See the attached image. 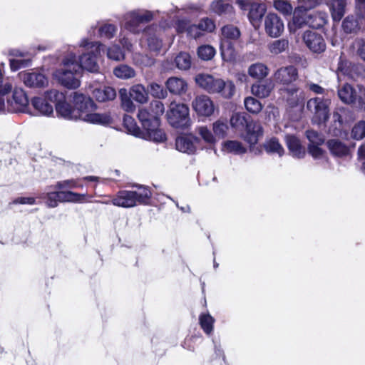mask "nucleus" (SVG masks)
Returning <instances> with one entry per match:
<instances>
[{
	"label": "nucleus",
	"mask_w": 365,
	"mask_h": 365,
	"mask_svg": "<svg viewBox=\"0 0 365 365\" xmlns=\"http://www.w3.org/2000/svg\"><path fill=\"white\" fill-rule=\"evenodd\" d=\"M212 11L217 15H226L233 13V6L227 3H224L222 1H217L211 5Z\"/></svg>",
	"instance_id": "obj_39"
},
{
	"label": "nucleus",
	"mask_w": 365,
	"mask_h": 365,
	"mask_svg": "<svg viewBox=\"0 0 365 365\" xmlns=\"http://www.w3.org/2000/svg\"><path fill=\"white\" fill-rule=\"evenodd\" d=\"M113 73L117 78L122 79L132 78L135 76V70L125 64H121L115 68Z\"/></svg>",
	"instance_id": "obj_38"
},
{
	"label": "nucleus",
	"mask_w": 365,
	"mask_h": 365,
	"mask_svg": "<svg viewBox=\"0 0 365 365\" xmlns=\"http://www.w3.org/2000/svg\"><path fill=\"white\" fill-rule=\"evenodd\" d=\"M98 31L100 36L110 39L115 36L117 27L113 24H104L99 28Z\"/></svg>",
	"instance_id": "obj_60"
},
{
	"label": "nucleus",
	"mask_w": 365,
	"mask_h": 365,
	"mask_svg": "<svg viewBox=\"0 0 365 365\" xmlns=\"http://www.w3.org/2000/svg\"><path fill=\"white\" fill-rule=\"evenodd\" d=\"M307 12L301 11L299 8L296 9L294 12L292 23L289 24L290 31H295L297 29L302 28L307 24Z\"/></svg>",
	"instance_id": "obj_34"
},
{
	"label": "nucleus",
	"mask_w": 365,
	"mask_h": 365,
	"mask_svg": "<svg viewBox=\"0 0 365 365\" xmlns=\"http://www.w3.org/2000/svg\"><path fill=\"white\" fill-rule=\"evenodd\" d=\"M81 187V185L78 183V181L74 179L65 180L62 181H58L51 187H53L55 190H67L72 189Z\"/></svg>",
	"instance_id": "obj_59"
},
{
	"label": "nucleus",
	"mask_w": 365,
	"mask_h": 365,
	"mask_svg": "<svg viewBox=\"0 0 365 365\" xmlns=\"http://www.w3.org/2000/svg\"><path fill=\"white\" fill-rule=\"evenodd\" d=\"M40 197L46 200L45 203L48 207L53 208L58 205L56 190L48 191L46 193L42 194Z\"/></svg>",
	"instance_id": "obj_58"
},
{
	"label": "nucleus",
	"mask_w": 365,
	"mask_h": 365,
	"mask_svg": "<svg viewBox=\"0 0 365 365\" xmlns=\"http://www.w3.org/2000/svg\"><path fill=\"white\" fill-rule=\"evenodd\" d=\"M119 96L123 109L126 112H133L135 110V106L130 99L131 96L128 94V91L125 88L120 89Z\"/></svg>",
	"instance_id": "obj_40"
},
{
	"label": "nucleus",
	"mask_w": 365,
	"mask_h": 365,
	"mask_svg": "<svg viewBox=\"0 0 365 365\" xmlns=\"http://www.w3.org/2000/svg\"><path fill=\"white\" fill-rule=\"evenodd\" d=\"M93 97L98 101L104 102L115 98L116 93L114 88L110 86L95 88L93 91Z\"/></svg>",
	"instance_id": "obj_31"
},
{
	"label": "nucleus",
	"mask_w": 365,
	"mask_h": 365,
	"mask_svg": "<svg viewBox=\"0 0 365 365\" xmlns=\"http://www.w3.org/2000/svg\"><path fill=\"white\" fill-rule=\"evenodd\" d=\"M212 130L215 138H223L227 135L228 125L226 123L218 120L212 124Z\"/></svg>",
	"instance_id": "obj_50"
},
{
	"label": "nucleus",
	"mask_w": 365,
	"mask_h": 365,
	"mask_svg": "<svg viewBox=\"0 0 365 365\" xmlns=\"http://www.w3.org/2000/svg\"><path fill=\"white\" fill-rule=\"evenodd\" d=\"M73 61V56H66L62 61V66L53 73V76L65 87L75 89L80 86V81L75 75L81 71H74Z\"/></svg>",
	"instance_id": "obj_6"
},
{
	"label": "nucleus",
	"mask_w": 365,
	"mask_h": 365,
	"mask_svg": "<svg viewBox=\"0 0 365 365\" xmlns=\"http://www.w3.org/2000/svg\"><path fill=\"white\" fill-rule=\"evenodd\" d=\"M306 46L314 53H320L325 51L326 43L322 36L317 32L307 31L303 35Z\"/></svg>",
	"instance_id": "obj_16"
},
{
	"label": "nucleus",
	"mask_w": 365,
	"mask_h": 365,
	"mask_svg": "<svg viewBox=\"0 0 365 365\" xmlns=\"http://www.w3.org/2000/svg\"><path fill=\"white\" fill-rule=\"evenodd\" d=\"M246 109L252 113H258L262 109L261 103L253 97H247L244 101Z\"/></svg>",
	"instance_id": "obj_48"
},
{
	"label": "nucleus",
	"mask_w": 365,
	"mask_h": 365,
	"mask_svg": "<svg viewBox=\"0 0 365 365\" xmlns=\"http://www.w3.org/2000/svg\"><path fill=\"white\" fill-rule=\"evenodd\" d=\"M269 73V69L262 63H255L248 68V74L255 79H262Z\"/></svg>",
	"instance_id": "obj_32"
},
{
	"label": "nucleus",
	"mask_w": 365,
	"mask_h": 365,
	"mask_svg": "<svg viewBox=\"0 0 365 365\" xmlns=\"http://www.w3.org/2000/svg\"><path fill=\"white\" fill-rule=\"evenodd\" d=\"M327 146L334 157L342 158L349 155L350 149L342 141L339 139H331L327 142Z\"/></svg>",
	"instance_id": "obj_21"
},
{
	"label": "nucleus",
	"mask_w": 365,
	"mask_h": 365,
	"mask_svg": "<svg viewBox=\"0 0 365 365\" xmlns=\"http://www.w3.org/2000/svg\"><path fill=\"white\" fill-rule=\"evenodd\" d=\"M222 150L235 155H241L246 153L247 148L237 140H227L222 143Z\"/></svg>",
	"instance_id": "obj_33"
},
{
	"label": "nucleus",
	"mask_w": 365,
	"mask_h": 365,
	"mask_svg": "<svg viewBox=\"0 0 365 365\" xmlns=\"http://www.w3.org/2000/svg\"><path fill=\"white\" fill-rule=\"evenodd\" d=\"M289 42L287 39L281 38L271 42L268 45L269 52L274 55H278L288 48Z\"/></svg>",
	"instance_id": "obj_43"
},
{
	"label": "nucleus",
	"mask_w": 365,
	"mask_h": 365,
	"mask_svg": "<svg viewBox=\"0 0 365 365\" xmlns=\"http://www.w3.org/2000/svg\"><path fill=\"white\" fill-rule=\"evenodd\" d=\"M328 15L323 11H312L307 15V24L313 29H319L327 23Z\"/></svg>",
	"instance_id": "obj_25"
},
{
	"label": "nucleus",
	"mask_w": 365,
	"mask_h": 365,
	"mask_svg": "<svg viewBox=\"0 0 365 365\" xmlns=\"http://www.w3.org/2000/svg\"><path fill=\"white\" fill-rule=\"evenodd\" d=\"M215 54V48L209 45L201 46L198 48L197 55L204 61L210 60Z\"/></svg>",
	"instance_id": "obj_55"
},
{
	"label": "nucleus",
	"mask_w": 365,
	"mask_h": 365,
	"mask_svg": "<svg viewBox=\"0 0 365 365\" xmlns=\"http://www.w3.org/2000/svg\"><path fill=\"white\" fill-rule=\"evenodd\" d=\"M56 192L58 202H82L85 198V195L71 191L57 190Z\"/></svg>",
	"instance_id": "obj_30"
},
{
	"label": "nucleus",
	"mask_w": 365,
	"mask_h": 365,
	"mask_svg": "<svg viewBox=\"0 0 365 365\" xmlns=\"http://www.w3.org/2000/svg\"><path fill=\"white\" fill-rule=\"evenodd\" d=\"M144 32L147 36L149 49L153 51H159L162 48L163 42L157 34L158 27L156 26H149L144 30Z\"/></svg>",
	"instance_id": "obj_23"
},
{
	"label": "nucleus",
	"mask_w": 365,
	"mask_h": 365,
	"mask_svg": "<svg viewBox=\"0 0 365 365\" xmlns=\"http://www.w3.org/2000/svg\"><path fill=\"white\" fill-rule=\"evenodd\" d=\"M21 79L28 87H43L47 85L46 77L38 72H23L19 73Z\"/></svg>",
	"instance_id": "obj_18"
},
{
	"label": "nucleus",
	"mask_w": 365,
	"mask_h": 365,
	"mask_svg": "<svg viewBox=\"0 0 365 365\" xmlns=\"http://www.w3.org/2000/svg\"><path fill=\"white\" fill-rule=\"evenodd\" d=\"M165 86L170 93L178 96L185 93L187 89V82L183 78L178 77L168 78Z\"/></svg>",
	"instance_id": "obj_19"
},
{
	"label": "nucleus",
	"mask_w": 365,
	"mask_h": 365,
	"mask_svg": "<svg viewBox=\"0 0 365 365\" xmlns=\"http://www.w3.org/2000/svg\"><path fill=\"white\" fill-rule=\"evenodd\" d=\"M329 100L319 97L311 98L307 101V108L314 114L312 120L314 123L321 124L329 119Z\"/></svg>",
	"instance_id": "obj_9"
},
{
	"label": "nucleus",
	"mask_w": 365,
	"mask_h": 365,
	"mask_svg": "<svg viewBox=\"0 0 365 365\" xmlns=\"http://www.w3.org/2000/svg\"><path fill=\"white\" fill-rule=\"evenodd\" d=\"M150 113H152L154 118L153 122L155 126H159L160 125V116H161L165 112L164 104L160 101H153L150 104Z\"/></svg>",
	"instance_id": "obj_37"
},
{
	"label": "nucleus",
	"mask_w": 365,
	"mask_h": 365,
	"mask_svg": "<svg viewBox=\"0 0 365 365\" xmlns=\"http://www.w3.org/2000/svg\"><path fill=\"white\" fill-rule=\"evenodd\" d=\"M192 108L198 115L209 117L215 110V106L211 98L206 95L197 96L192 103Z\"/></svg>",
	"instance_id": "obj_13"
},
{
	"label": "nucleus",
	"mask_w": 365,
	"mask_h": 365,
	"mask_svg": "<svg viewBox=\"0 0 365 365\" xmlns=\"http://www.w3.org/2000/svg\"><path fill=\"white\" fill-rule=\"evenodd\" d=\"M240 36L239 29L232 26L227 25L222 29L220 51L222 58L231 61L235 58V49L232 41L237 40Z\"/></svg>",
	"instance_id": "obj_8"
},
{
	"label": "nucleus",
	"mask_w": 365,
	"mask_h": 365,
	"mask_svg": "<svg viewBox=\"0 0 365 365\" xmlns=\"http://www.w3.org/2000/svg\"><path fill=\"white\" fill-rule=\"evenodd\" d=\"M151 195V192L148 187L140 185L138 191H119L112 199L111 203L117 207L130 208L136 206L138 204H148Z\"/></svg>",
	"instance_id": "obj_4"
},
{
	"label": "nucleus",
	"mask_w": 365,
	"mask_h": 365,
	"mask_svg": "<svg viewBox=\"0 0 365 365\" xmlns=\"http://www.w3.org/2000/svg\"><path fill=\"white\" fill-rule=\"evenodd\" d=\"M196 130L203 139V140L209 144H215L217 142V139L213 135L210 130L206 126H199Z\"/></svg>",
	"instance_id": "obj_52"
},
{
	"label": "nucleus",
	"mask_w": 365,
	"mask_h": 365,
	"mask_svg": "<svg viewBox=\"0 0 365 365\" xmlns=\"http://www.w3.org/2000/svg\"><path fill=\"white\" fill-rule=\"evenodd\" d=\"M196 83L203 90L211 94H220L222 98L230 99L235 93V85L230 81L200 73L195 77Z\"/></svg>",
	"instance_id": "obj_3"
},
{
	"label": "nucleus",
	"mask_w": 365,
	"mask_h": 365,
	"mask_svg": "<svg viewBox=\"0 0 365 365\" xmlns=\"http://www.w3.org/2000/svg\"><path fill=\"white\" fill-rule=\"evenodd\" d=\"M274 8L284 14L292 13V7L287 1L284 0H276L274 1Z\"/></svg>",
	"instance_id": "obj_64"
},
{
	"label": "nucleus",
	"mask_w": 365,
	"mask_h": 365,
	"mask_svg": "<svg viewBox=\"0 0 365 365\" xmlns=\"http://www.w3.org/2000/svg\"><path fill=\"white\" fill-rule=\"evenodd\" d=\"M8 112L29 113V99L23 89L14 88L12 98H6Z\"/></svg>",
	"instance_id": "obj_11"
},
{
	"label": "nucleus",
	"mask_w": 365,
	"mask_h": 365,
	"mask_svg": "<svg viewBox=\"0 0 365 365\" xmlns=\"http://www.w3.org/2000/svg\"><path fill=\"white\" fill-rule=\"evenodd\" d=\"M284 96L287 98V101L292 106H297L299 101L298 95V88L295 86H291L284 90Z\"/></svg>",
	"instance_id": "obj_46"
},
{
	"label": "nucleus",
	"mask_w": 365,
	"mask_h": 365,
	"mask_svg": "<svg viewBox=\"0 0 365 365\" xmlns=\"http://www.w3.org/2000/svg\"><path fill=\"white\" fill-rule=\"evenodd\" d=\"M272 89V83H259L252 86L251 92L254 96L259 98H266L270 94Z\"/></svg>",
	"instance_id": "obj_35"
},
{
	"label": "nucleus",
	"mask_w": 365,
	"mask_h": 365,
	"mask_svg": "<svg viewBox=\"0 0 365 365\" xmlns=\"http://www.w3.org/2000/svg\"><path fill=\"white\" fill-rule=\"evenodd\" d=\"M306 136L309 141V144H313L314 145H322L324 143V136L315 130H307Z\"/></svg>",
	"instance_id": "obj_61"
},
{
	"label": "nucleus",
	"mask_w": 365,
	"mask_h": 365,
	"mask_svg": "<svg viewBox=\"0 0 365 365\" xmlns=\"http://www.w3.org/2000/svg\"><path fill=\"white\" fill-rule=\"evenodd\" d=\"M347 0H332L329 9L334 21H339L346 12Z\"/></svg>",
	"instance_id": "obj_28"
},
{
	"label": "nucleus",
	"mask_w": 365,
	"mask_h": 365,
	"mask_svg": "<svg viewBox=\"0 0 365 365\" xmlns=\"http://www.w3.org/2000/svg\"><path fill=\"white\" fill-rule=\"evenodd\" d=\"M264 148L267 153H277L279 156L283 155L284 153L283 147L275 138H272L266 141L264 144Z\"/></svg>",
	"instance_id": "obj_41"
},
{
	"label": "nucleus",
	"mask_w": 365,
	"mask_h": 365,
	"mask_svg": "<svg viewBox=\"0 0 365 365\" xmlns=\"http://www.w3.org/2000/svg\"><path fill=\"white\" fill-rule=\"evenodd\" d=\"M365 23L359 21L354 15L347 16L342 22V29L346 34H357L364 26Z\"/></svg>",
	"instance_id": "obj_24"
},
{
	"label": "nucleus",
	"mask_w": 365,
	"mask_h": 365,
	"mask_svg": "<svg viewBox=\"0 0 365 365\" xmlns=\"http://www.w3.org/2000/svg\"><path fill=\"white\" fill-rule=\"evenodd\" d=\"M148 88L149 89L151 96L154 98L164 99L168 96L167 91L163 88V87L157 83H150L148 86Z\"/></svg>",
	"instance_id": "obj_47"
},
{
	"label": "nucleus",
	"mask_w": 365,
	"mask_h": 365,
	"mask_svg": "<svg viewBox=\"0 0 365 365\" xmlns=\"http://www.w3.org/2000/svg\"><path fill=\"white\" fill-rule=\"evenodd\" d=\"M133 59L135 63L143 66H152L155 63V59L149 57L148 55L135 53Z\"/></svg>",
	"instance_id": "obj_62"
},
{
	"label": "nucleus",
	"mask_w": 365,
	"mask_h": 365,
	"mask_svg": "<svg viewBox=\"0 0 365 365\" xmlns=\"http://www.w3.org/2000/svg\"><path fill=\"white\" fill-rule=\"evenodd\" d=\"M31 105L38 114L45 116H51L53 113V108L44 98L34 97L31 101Z\"/></svg>",
	"instance_id": "obj_26"
},
{
	"label": "nucleus",
	"mask_w": 365,
	"mask_h": 365,
	"mask_svg": "<svg viewBox=\"0 0 365 365\" xmlns=\"http://www.w3.org/2000/svg\"><path fill=\"white\" fill-rule=\"evenodd\" d=\"M247 120L245 118V114L235 113H233L230 118V124L232 127L235 129H242L246 126Z\"/></svg>",
	"instance_id": "obj_51"
},
{
	"label": "nucleus",
	"mask_w": 365,
	"mask_h": 365,
	"mask_svg": "<svg viewBox=\"0 0 365 365\" xmlns=\"http://www.w3.org/2000/svg\"><path fill=\"white\" fill-rule=\"evenodd\" d=\"M287 146L292 156L299 159L303 158L305 155V149L301 145L300 140L294 135L285 136Z\"/></svg>",
	"instance_id": "obj_22"
},
{
	"label": "nucleus",
	"mask_w": 365,
	"mask_h": 365,
	"mask_svg": "<svg viewBox=\"0 0 365 365\" xmlns=\"http://www.w3.org/2000/svg\"><path fill=\"white\" fill-rule=\"evenodd\" d=\"M175 63L180 70H188L192 64L191 57L186 52H180L175 58Z\"/></svg>",
	"instance_id": "obj_42"
},
{
	"label": "nucleus",
	"mask_w": 365,
	"mask_h": 365,
	"mask_svg": "<svg viewBox=\"0 0 365 365\" xmlns=\"http://www.w3.org/2000/svg\"><path fill=\"white\" fill-rule=\"evenodd\" d=\"M159 126H149L145 128V137L141 138L154 141L155 143H163L166 140V135L165 132L158 128Z\"/></svg>",
	"instance_id": "obj_29"
},
{
	"label": "nucleus",
	"mask_w": 365,
	"mask_h": 365,
	"mask_svg": "<svg viewBox=\"0 0 365 365\" xmlns=\"http://www.w3.org/2000/svg\"><path fill=\"white\" fill-rule=\"evenodd\" d=\"M12 86L10 83H6L0 88V112L7 110V102H5L8 94L11 91Z\"/></svg>",
	"instance_id": "obj_56"
},
{
	"label": "nucleus",
	"mask_w": 365,
	"mask_h": 365,
	"mask_svg": "<svg viewBox=\"0 0 365 365\" xmlns=\"http://www.w3.org/2000/svg\"><path fill=\"white\" fill-rule=\"evenodd\" d=\"M153 17V11L143 9L133 10L124 14L123 26L133 34H139L143 31V25L150 21Z\"/></svg>",
	"instance_id": "obj_5"
},
{
	"label": "nucleus",
	"mask_w": 365,
	"mask_h": 365,
	"mask_svg": "<svg viewBox=\"0 0 365 365\" xmlns=\"http://www.w3.org/2000/svg\"><path fill=\"white\" fill-rule=\"evenodd\" d=\"M123 123L130 134L140 138L145 137L144 131L140 130L131 116L125 115L123 118Z\"/></svg>",
	"instance_id": "obj_36"
},
{
	"label": "nucleus",
	"mask_w": 365,
	"mask_h": 365,
	"mask_svg": "<svg viewBox=\"0 0 365 365\" xmlns=\"http://www.w3.org/2000/svg\"><path fill=\"white\" fill-rule=\"evenodd\" d=\"M103 45L99 41H91L83 38L79 43V47L83 49L82 54L76 59L75 53H71L68 56H73V68L76 71H81L83 69L91 73L99 71L98 57Z\"/></svg>",
	"instance_id": "obj_2"
},
{
	"label": "nucleus",
	"mask_w": 365,
	"mask_h": 365,
	"mask_svg": "<svg viewBox=\"0 0 365 365\" xmlns=\"http://www.w3.org/2000/svg\"><path fill=\"white\" fill-rule=\"evenodd\" d=\"M138 118L140 121L144 129L149 126L155 127L153 122L154 117L152 113L145 108H141L138 110Z\"/></svg>",
	"instance_id": "obj_44"
},
{
	"label": "nucleus",
	"mask_w": 365,
	"mask_h": 365,
	"mask_svg": "<svg viewBox=\"0 0 365 365\" xmlns=\"http://www.w3.org/2000/svg\"><path fill=\"white\" fill-rule=\"evenodd\" d=\"M237 4L241 9L248 11V19L252 25L261 21L267 11L266 4L252 0H238Z\"/></svg>",
	"instance_id": "obj_10"
},
{
	"label": "nucleus",
	"mask_w": 365,
	"mask_h": 365,
	"mask_svg": "<svg viewBox=\"0 0 365 365\" xmlns=\"http://www.w3.org/2000/svg\"><path fill=\"white\" fill-rule=\"evenodd\" d=\"M199 322L201 328L206 334H210L212 331L215 319L210 314H201Z\"/></svg>",
	"instance_id": "obj_45"
},
{
	"label": "nucleus",
	"mask_w": 365,
	"mask_h": 365,
	"mask_svg": "<svg viewBox=\"0 0 365 365\" xmlns=\"http://www.w3.org/2000/svg\"><path fill=\"white\" fill-rule=\"evenodd\" d=\"M166 115L169 123L175 128L185 129L191 125L189 108L184 103L172 102Z\"/></svg>",
	"instance_id": "obj_7"
},
{
	"label": "nucleus",
	"mask_w": 365,
	"mask_h": 365,
	"mask_svg": "<svg viewBox=\"0 0 365 365\" xmlns=\"http://www.w3.org/2000/svg\"><path fill=\"white\" fill-rule=\"evenodd\" d=\"M9 64L11 70L12 71H16L20 68L29 66L31 64V58L28 55L24 58H11L9 60Z\"/></svg>",
	"instance_id": "obj_49"
},
{
	"label": "nucleus",
	"mask_w": 365,
	"mask_h": 365,
	"mask_svg": "<svg viewBox=\"0 0 365 365\" xmlns=\"http://www.w3.org/2000/svg\"><path fill=\"white\" fill-rule=\"evenodd\" d=\"M73 101L75 108L66 102V99L56 105V112L58 116L66 120H81L93 123L106 125L112 121L110 115L107 113H97L96 106L93 100L82 93H73Z\"/></svg>",
	"instance_id": "obj_1"
},
{
	"label": "nucleus",
	"mask_w": 365,
	"mask_h": 365,
	"mask_svg": "<svg viewBox=\"0 0 365 365\" xmlns=\"http://www.w3.org/2000/svg\"><path fill=\"white\" fill-rule=\"evenodd\" d=\"M245 127L247 131L245 140L251 145L257 143L258 138L263 134L260 123L253 120L248 121Z\"/></svg>",
	"instance_id": "obj_20"
},
{
	"label": "nucleus",
	"mask_w": 365,
	"mask_h": 365,
	"mask_svg": "<svg viewBox=\"0 0 365 365\" xmlns=\"http://www.w3.org/2000/svg\"><path fill=\"white\" fill-rule=\"evenodd\" d=\"M199 143L200 139L192 134L180 135L175 140V147L181 153L192 155L196 152Z\"/></svg>",
	"instance_id": "obj_15"
},
{
	"label": "nucleus",
	"mask_w": 365,
	"mask_h": 365,
	"mask_svg": "<svg viewBox=\"0 0 365 365\" xmlns=\"http://www.w3.org/2000/svg\"><path fill=\"white\" fill-rule=\"evenodd\" d=\"M351 135L355 140L363 139L365 137V121L360 120L356 123L351 130Z\"/></svg>",
	"instance_id": "obj_57"
},
{
	"label": "nucleus",
	"mask_w": 365,
	"mask_h": 365,
	"mask_svg": "<svg viewBox=\"0 0 365 365\" xmlns=\"http://www.w3.org/2000/svg\"><path fill=\"white\" fill-rule=\"evenodd\" d=\"M284 23L277 14H268L264 19V29L267 34L272 38L279 36L284 31Z\"/></svg>",
	"instance_id": "obj_14"
},
{
	"label": "nucleus",
	"mask_w": 365,
	"mask_h": 365,
	"mask_svg": "<svg viewBox=\"0 0 365 365\" xmlns=\"http://www.w3.org/2000/svg\"><path fill=\"white\" fill-rule=\"evenodd\" d=\"M274 77L276 82L283 85H289L297 80L298 72L293 66L282 67L274 73Z\"/></svg>",
	"instance_id": "obj_17"
},
{
	"label": "nucleus",
	"mask_w": 365,
	"mask_h": 365,
	"mask_svg": "<svg viewBox=\"0 0 365 365\" xmlns=\"http://www.w3.org/2000/svg\"><path fill=\"white\" fill-rule=\"evenodd\" d=\"M107 56L116 61H122L125 58L123 52L118 45H112L107 49Z\"/></svg>",
	"instance_id": "obj_54"
},
{
	"label": "nucleus",
	"mask_w": 365,
	"mask_h": 365,
	"mask_svg": "<svg viewBox=\"0 0 365 365\" xmlns=\"http://www.w3.org/2000/svg\"><path fill=\"white\" fill-rule=\"evenodd\" d=\"M128 94L136 102L145 104L148 101L149 97L145 88L142 84L133 85L128 92Z\"/></svg>",
	"instance_id": "obj_27"
},
{
	"label": "nucleus",
	"mask_w": 365,
	"mask_h": 365,
	"mask_svg": "<svg viewBox=\"0 0 365 365\" xmlns=\"http://www.w3.org/2000/svg\"><path fill=\"white\" fill-rule=\"evenodd\" d=\"M44 98L47 101L53 102L55 106L62 101H64L66 97L63 93L59 92L56 89L50 90L44 93Z\"/></svg>",
	"instance_id": "obj_53"
},
{
	"label": "nucleus",
	"mask_w": 365,
	"mask_h": 365,
	"mask_svg": "<svg viewBox=\"0 0 365 365\" xmlns=\"http://www.w3.org/2000/svg\"><path fill=\"white\" fill-rule=\"evenodd\" d=\"M338 96L340 100L346 104H351L359 110H365V99L357 98L356 92L349 83L344 84L338 89Z\"/></svg>",
	"instance_id": "obj_12"
},
{
	"label": "nucleus",
	"mask_w": 365,
	"mask_h": 365,
	"mask_svg": "<svg viewBox=\"0 0 365 365\" xmlns=\"http://www.w3.org/2000/svg\"><path fill=\"white\" fill-rule=\"evenodd\" d=\"M356 54L365 62V37L356 38L354 41Z\"/></svg>",
	"instance_id": "obj_63"
}]
</instances>
